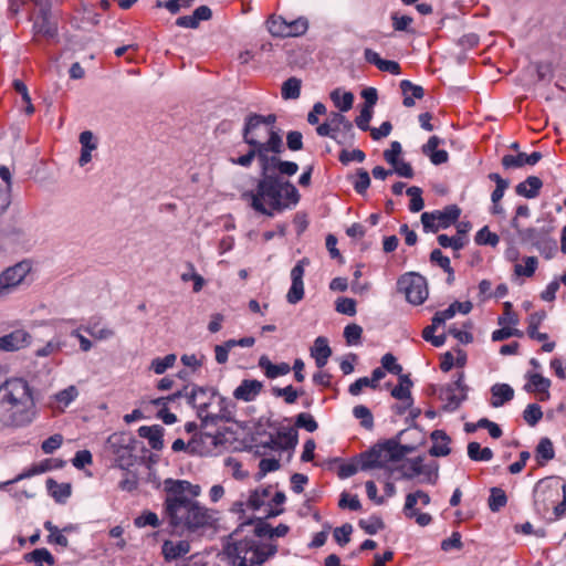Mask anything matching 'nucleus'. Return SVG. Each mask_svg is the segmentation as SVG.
Segmentation results:
<instances>
[{
    "label": "nucleus",
    "mask_w": 566,
    "mask_h": 566,
    "mask_svg": "<svg viewBox=\"0 0 566 566\" xmlns=\"http://www.w3.org/2000/svg\"><path fill=\"white\" fill-rule=\"evenodd\" d=\"M311 355L315 359L318 368H323L332 355V349L325 337L319 336L315 339L314 346L311 348Z\"/></svg>",
    "instance_id": "cd10ccee"
},
{
    "label": "nucleus",
    "mask_w": 566,
    "mask_h": 566,
    "mask_svg": "<svg viewBox=\"0 0 566 566\" xmlns=\"http://www.w3.org/2000/svg\"><path fill=\"white\" fill-rule=\"evenodd\" d=\"M353 415L356 419L360 420V426L367 430H371L374 428V417L371 411L364 405L355 406L353 409Z\"/></svg>",
    "instance_id": "79ce46f5"
},
{
    "label": "nucleus",
    "mask_w": 566,
    "mask_h": 566,
    "mask_svg": "<svg viewBox=\"0 0 566 566\" xmlns=\"http://www.w3.org/2000/svg\"><path fill=\"white\" fill-rule=\"evenodd\" d=\"M542 187L543 181L541 180V178L536 176H530L515 187V192L518 196L533 199L539 195V190Z\"/></svg>",
    "instance_id": "bb28decb"
},
{
    "label": "nucleus",
    "mask_w": 566,
    "mask_h": 566,
    "mask_svg": "<svg viewBox=\"0 0 566 566\" xmlns=\"http://www.w3.org/2000/svg\"><path fill=\"white\" fill-rule=\"evenodd\" d=\"M549 387L551 380L548 378H545L539 374H532L530 376V381L524 386V389L528 392L536 391L538 394H544V396L541 397V400L544 401L549 397Z\"/></svg>",
    "instance_id": "7c9ffc66"
},
{
    "label": "nucleus",
    "mask_w": 566,
    "mask_h": 566,
    "mask_svg": "<svg viewBox=\"0 0 566 566\" xmlns=\"http://www.w3.org/2000/svg\"><path fill=\"white\" fill-rule=\"evenodd\" d=\"M407 195L411 198L409 209L411 212H419L424 207L422 199V190L419 187L412 186L407 189Z\"/></svg>",
    "instance_id": "3c124183"
},
{
    "label": "nucleus",
    "mask_w": 566,
    "mask_h": 566,
    "mask_svg": "<svg viewBox=\"0 0 566 566\" xmlns=\"http://www.w3.org/2000/svg\"><path fill=\"white\" fill-rule=\"evenodd\" d=\"M30 271L31 264L28 261L19 262L4 270L0 274V295L6 294L18 286Z\"/></svg>",
    "instance_id": "4468645a"
},
{
    "label": "nucleus",
    "mask_w": 566,
    "mask_h": 566,
    "mask_svg": "<svg viewBox=\"0 0 566 566\" xmlns=\"http://www.w3.org/2000/svg\"><path fill=\"white\" fill-rule=\"evenodd\" d=\"M543 417V411L541 407L536 403L528 405L523 411V418L526 423L531 427H534L538 423V421Z\"/></svg>",
    "instance_id": "5fc2aeb1"
},
{
    "label": "nucleus",
    "mask_w": 566,
    "mask_h": 566,
    "mask_svg": "<svg viewBox=\"0 0 566 566\" xmlns=\"http://www.w3.org/2000/svg\"><path fill=\"white\" fill-rule=\"evenodd\" d=\"M301 80L296 77L287 78L282 85V97L284 99H296L301 94Z\"/></svg>",
    "instance_id": "ea45409f"
},
{
    "label": "nucleus",
    "mask_w": 566,
    "mask_h": 566,
    "mask_svg": "<svg viewBox=\"0 0 566 566\" xmlns=\"http://www.w3.org/2000/svg\"><path fill=\"white\" fill-rule=\"evenodd\" d=\"M164 492V520L175 532L195 533L214 524V511L196 500L201 492L198 484L186 480L166 479Z\"/></svg>",
    "instance_id": "f03ea898"
},
{
    "label": "nucleus",
    "mask_w": 566,
    "mask_h": 566,
    "mask_svg": "<svg viewBox=\"0 0 566 566\" xmlns=\"http://www.w3.org/2000/svg\"><path fill=\"white\" fill-rule=\"evenodd\" d=\"M562 479L558 476H547L539 480L533 490V504L536 514L548 518L551 509L557 504L560 495Z\"/></svg>",
    "instance_id": "0eeeda50"
},
{
    "label": "nucleus",
    "mask_w": 566,
    "mask_h": 566,
    "mask_svg": "<svg viewBox=\"0 0 566 566\" xmlns=\"http://www.w3.org/2000/svg\"><path fill=\"white\" fill-rule=\"evenodd\" d=\"M188 387H184L182 390L177 391L176 394H180V397H186L188 400V403L197 407L200 403L198 400L201 396H205L208 391V389H205L202 387H193L190 392L187 391Z\"/></svg>",
    "instance_id": "13d9d810"
},
{
    "label": "nucleus",
    "mask_w": 566,
    "mask_h": 566,
    "mask_svg": "<svg viewBox=\"0 0 566 566\" xmlns=\"http://www.w3.org/2000/svg\"><path fill=\"white\" fill-rule=\"evenodd\" d=\"M538 261L535 256H527L524 259V265L516 264L515 273L521 276H532L537 269Z\"/></svg>",
    "instance_id": "4d7b16f0"
},
{
    "label": "nucleus",
    "mask_w": 566,
    "mask_h": 566,
    "mask_svg": "<svg viewBox=\"0 0 566 566\" xmlns=\"http://www.w3.org/2000/svg\"><path fill=\"white\" fill-rule=\"evenodd\" d=\"M50 494L57 501L63 502L71 495V485L66 483H57L52 479L46 481Z\"/></svg>",
    "instance_id": "4c0bfd02"
},
{
    "label": "nucleus",
    "mask_w": 566,
    "mask_h": 566,
    "mask_svg": "<svg viewBox=\"0 0 566 566\" xmlns=\"http://www.w3.org/2000/svg\"><path fill=\"white\" fill-rule=\"evenodd\" d=\"M297 441V432L294 429H287L285 431L279 432L277 438L272 440V443L275 448L290 450L296 447Z\"/></svg>",
    "instance_id": "f704fd0d"
},
{
    "label": "nucleus",
    "mask_w": 566,
    "mask_h": 566,
    "mask_svg": "<svg viewBox=\"0 0 566 566\" xmlns=\"http://www.w3.org/2000/svg\"><path fill=\"white\" fill-rule=\"evenodd\" d=\"M359 527L364 530L367 534L374 535L377 532L385 528L384 521L376 515L369 516L368 518H363L358 523Z\"/></svg>",
    "instance_id": "c03bdc74"
},
{
    "label": "nucleus",
    "mask_w": 566,
    "mask_h": 566,
    "mask_svg": "<svg viewBox=\"0 0 566 566\" xmlns=\"http://www.w3.org/2000/svg\"><path fill=\"white\" fill-rule=\"evenodd\" d=\"M272 392L275 397H283L284 401L289 405L294 403L297 400V397L303 394V391L298 392L292 385H289L284 388L274 387Z\"/></svg>",
    "instance_id": "6e6d98bb"
},
{
    "label": "nucleus",
    "mask_w": 566,
    "mask_h": 566,
    "mask_svg": "<svg viewBox=\"0 0 566 566\" xmlns=\"http://www.w3.org/2000/svg\"><path fill=\"white\" fill-rule=\"evenodd\" d=\"M468 455L473 461H490L493 458V451L485 447L481 448L479 442L468 444Z\"/></svg>",
    "instance_id": "58836bf2"
},
{
    "label": "nucleus",
    "mask_w": 566,
    "mask_h": 566,
    "mask_svg": "<svg viewBox=\"0 0 566 566\" xmlns=\"http://www.w3.org/2000/svg\"><path fill=\"white\" fill-rule=\"evenodd\" d=\"M363 334V328L357 324H349L344 329V337L348 345H356L359 343Z\"/></svg>",
    "instance_id": "69168bd1"
},
{
    "label": "nucleus",
    "mask_w": 566,
    "mask_h": 566,
    "mask_svg": "<svg viewBox=\"0 0 566 566\" xmlns=\"http://www.w3.org/2000/svg\"><path fill=\"white\" fill-rule=\"evenodd\" d=\"M400 90L403 95L402 104L406 107H412L415 105V98L421 99L424 96L423 87L413 84L409 80H402L400 82Z\"/></svg>",
    "instance_id": "a878e982"
},
{
    "label": "nucleus",
    "mask_w": 566,
    "mask_h": 566,
    "mask_svg": "<svg viewBox=\"0 0 566 566\" xmlns=\"http://www.w3.org/2000/svg\"><path fill=\"white\" fill-rule=\"evenodd\" d=\"M138 434L148 440V443L154 450H161L164 447V428L159 424L142 426L138 429Z\"/></svg>",
    "instance_id": "393cba45"
},
{
    "label": "nucleus",
    "mask_w": 566,
    "mask_h": 566,
    "mask_svg": "<svg viewBox=\"0 0 566 566\" xmlns=\"http://www.w3.org/2000/svg\"><path fill=\"white\" fill-rule=\"evenodd\" d=\"M36 4L40 6V10L34 22L35 32L51 39L56 34L57 29L55 22L51 19L50 6L46 0H40Z\"/></svg>",
    "instance_id": "f3484780"
},
{
    "label": "nucleus",
    "mask_w": 566,
    "mask_h": 566,
    "mask_svg": "<svg viewBox=\"0 0 566 566\" xmlns=\"http://www.w3.org/2000/svg\"><path fill=\"white\" fill-rule=\"evenodd\" d=\"M310 264L308 259L304 258L300 260L296 265L291 270L292 284L286 294V301L290 304H296L304 297V283L303 276L305 266Z\"/></svg>",
    "instance_id": "2eb2a0df"
},
{
    "label": "nucleus",
    "mask_w": 566,
    "mask_h": 566,
    "mask_svg": "<svg viewBox=\"0 0 566 566\" xmlns=\"http://www.w3.org/2000/svg\"><path fill=\"white\" fill-rule=\"evenodd\" d=\"M277 155L268 154L263 178L258 179L254 190H247L241 195L253 210L268 217H274L275 212H281L300 200L296 187L284 179V176H294L298 165L282 160Z\"/></svg>",
    "instance_id": "f257e3e1"
},
{
    "label": "nucleus",
    "mask_w": 566,
    "mask_h": 566,
    "mask_svg": "<svg viewBox=\"0 0 566 566\" xmlns=\"http://www.w3.org/2000/svg\"><path fill=\"white\" fill-rule=\"evenodd\" d=\"M493 400L491 405L495 408L501 407L514 397V390L506 384H496L491 388Z\"/></svg>",
    "instance_id": "2f4dec72"
},
{
    "label": "nucleus",
    "mask_w": 566,
    "mask_h": 566,
    "mask_svg": "<svg viewBox=\"0 0 566 566\" xmlns=\"http://www.w3.org/2000/svg\"><path fill=\"white\" fill-rule=\"evenodd\" d=\"M328 118L336 134L342 133L345 140L354 138L353 124L344 115L333 112Z\"/></svg>",
    "instance_id": "c756f323"
},
{
    "label": "nucleus",
    "mask_w": 566,
    "mask_h": 566,
    "mask_svg": "<svg viewBox=\"0 0 566 566\" xmlns=\"http://www.w3.org/2000/svg\"><path fill=\"white\" fill-rule=\"evenodd\" d=\"M426 474L427 480L430 483H434L431 479V471L428 469L427 465L423 464V458L417 457L413 459H407L403 461V459L397 463L395 468V474L392 475L396 480L398 479H405V480H411L418 475Z\"/></svg>",
    "instance_id": "ddd939ff"
},
{
    "label": "nucleus",
    "mask_w": 566,
    "mask_h": 566,
    "mask_svg": "<svg viewBox=\"0 0 566 566\" xmlns=\"http://www.w3.org/2000/svg\"><path fill=\"white\" fill-rule=\"evenodd\" d=\"M430 438L432 440V446L429 453L432 457H446L451 452L449 447L451 439L443 430L432 431Z\"/></svg>",
    "instance_id": "b1692460"
},
{
    "label": "nucleus",
    "mask_w": 566,
    "mask_h": 566,
    "mask_svg": "<svg viewBox=\"0 0 566 566\" xmlns=\"http://www.w3.org/2000/svg\"><path fill=\"white\" fill-rule=\"evenodd\" d=\"M442 140L438 136H431L422 146V153L428 156L433 165H441L448 161L449 155L443 149H437Z\"/></svg>",
    "instance_id": "412c9836"
},
{
    "label": "nucleus",
    "mask_w": 566,
    "mask_h": 566,
    "mask_svg": "<svg viewBox=\"0 0 566 566\" xmlns=\"http://www.w3.org/2000/svg\"><path fill=\"white\" fill-rule=\"evenodd\" d=\"M461 210L458 206H447L443 210L423 212L421 223L424 232H438L453 224L460 217Z\"/></svg>",
    "instance_id": "9d476101"
},
{
    "label": "nucleus",
    "mask_w": 566,
    "mask_h": 566,
    "mask_svg": "<svg viewBox=\"0 0 566 566\" xmlns=\"http://www.w3.org/2000/svg\"><path fill=\"white\" fill-rule=\"evenodd\" d=\"M535 454L539 464H543L541 459L545 462L554 459L555 451L552 441L548 438H542L536 447Z\"/></svg>",
    "instance_id": "a19ab883"
},
{
    "label": "nucleus",
    "mask_w": 566,
    "mask_h": 566,
    "mask_svg": "<svg viewBox=\"0 0 566 566\" xmlns=\"http://www.w3.org/2000/svg\"><path fill=\"white\" fill-rule=\"evenodd\" d=\"M418 503H420L423 506L428 505L430 503L429 494L421 490H417L416 492L407 494L405 506H403L405 516L415 515L412 513V507H416V505Z\"/></svg>",
    "instance_id": "72a5a7b5"
},
{
    "label": "nucleus",
    "mask_w": 566,
    "mask_h": 566,
    "mask_svg": "<svg viewBox=\"0 0 566 566\" xmlns=\"http://www.w3.org/2000/svg\"><path fill=\"white\" fill-rule=\"evenodd\" d=\"M308 23L306 19L300 18L292 22H287L286 38L300 36L306 32Z\"/></svg>",
    "instance_id": "e2e57ef3"
},
{
    "label": "nucleus",
    "mask_w": 566,
    "mask_h": 566,
    "mask_svg": "<svg viewBox=\"0 0 566 566\" xmlns=\"http://www.w3.org/2000/svg\"><path fill=\"white\" fill-rule=\"evenodd\" d=\"M370 186V177L367 170L364 168L357 169L355 180L353 181V187L355 191L359 195H364L368 187Z\"/></svg>",
    "instance_id": "603ef678"
},
{
    "label": "nucleus",
    "mask_w": 566,
    "mask_h": 566,
    "mask_svg": "<svg viewBox=\"0 0 566 566\" xmlns=\"http://www.w3.org/2000/svg\"><path fill=\"white\" fill-rule=\"evenodd\" d=\"M546 314L545 312H535L532 313L528 317V326H527V335L532 339H536L539 342H545L548 338V335L546 333H539L537 329H539V325L544 321Z\"/></svg>",
    "instance_id": "473e14b6"
},
{
    "label": "nucleus",
    "mask_w": 566,
    "mask_h": 566,
    "mask_svg": "<svg viewBox=\"0 0 566 566\" xmlns=\"http://www.w3.org/2000/svg\"><path fill=\"white\" fill-rule=\"evenodd\" d=\"M263 389V384L256 379H244L234 389L233 397L238 400L252 401Z\"/></svg>",
    "instance_id": "6ab92c4d"
},
{
    "label": "nucleus",
    "mask_w": 566,
    "mask_h": 566,
    "mask_svg": "<svg viewBox=\"0 0 566 566\" xmlns=\"http://www.w3.org/2000/svg\"><path fill=\"white\" fill-rule=\"evenodd\" d=\"M250 149L247 154L237 158H231V163L244 168L251 167L254 159H258L260 166V178H263L265 163L268 161V154H281L284 150L283 138L276 134L271 135L270 140H265L264 145L249 146Z\"/></svg>",
    "instance_id": "6e6552de"
},
{
    "label": "nucleus",
    "mask_w": 566,
    "mask_h": 566,
    "mask_svg": "<svg viewBox=\"0 0 566 566\" xmlns=\"http://www.w3.org/2000/svg\"><path fill=\"white\" fill-rule=\"evenodd\" d=\"M381 366L382 368L394 375H397L398 377L402 374V366L397 363L396 357L387 353L381 357Z\"/></svg>",
    "instance_id": "052dcab7"
},
{
    "label": "nucleus",
    "mask_w": 566,
    "mask_h": 566,
    "mask_svg": "<svg viewBox=\"0 0 566 566\" xmlns=\"http://www.w3.org/2000/svg\"><path fill=\"white\" fill-rule=\"evenodd\" d=\"M542 159L539 151H534L531 155L518 153L517 155H504L502 157V166L505 169L521 168L525 165L534 166Z\"/></svg>",
    "instance_id": "a211bd4d"
},
{
    "label": "nucleus",
    "mask_w": 566,
    "mask_h": 566,
    "mask_svg": "<svg viewBox=\"0 0 566 566\" xmlns=\"http://www.w3.org/2000/svg\"><path fill=\"white\" fill-rule=\"evenodd\" d=\"M276 551V545L260 544L254 538L232 541L223 546V554L231 566H261Z\"/></svg>",
    "instance_id": "20e7f679"
},
{
    "label": "nucleus",
    "mask_w": 566,
    "mask_h": 566,
    "mask_svg": "<svg viewBox=\"0 0 566 566\" xmlns=\"http://www.w3.org/2000/svg\"><path fill=\"white\" fill-rule=\"evenodd\" d=\"M503 315L499 317L497 323L499 325H517L518 323V316L516 313L513 312V305L511 302H505L503 304Z\"/></svg>",
    "instance_id": "0e129e2a"
},
{
    "label": "nucleus",
    "mask_w": 566,
    "mask_h": 566,
    "mask_svg": "<svg viewBox=\"0 0 566 566\" xmlns=\"http://www.w3.org/2000/svg\"><path fill=\"white\" fill-rule=\"evenodd\" d=\"M512 227L516 230L518 238L521 241L531 243L538 249L542 248V245H546L549 243L547 235L548 230L544 228H527V229H521L517 222V219H513ZM552 248H556L555 242H551Z\"/></svg>",
    "instance_id": "dca6fc26"
},
{
    "label": "nucleus",
    "mask_w": 566,
    "mask_h": 566,
    "mask_svg": "<svg viewBox=\"0 0 566 566\" xmlns=\"http://www.w3.org/2000/svg\"><path fill=\"white\" fill-rule=\"evenodd\" d=\"M176 355L169 354L165 357H157L151 360L150 368L155 371L157 375L164 374L168 368L172 367L176 363Z\"/></svg>",
    "instance_id": "09e8293b"
},
{
    "label": "nucleus",
    "mask_w": 566,
    "mask_h": 566,
    "mask_svg": "<svg viewBox=\"0 0 566 566\" xmlns=\"http://www.w3.org/2000/svg\"><path fill=\"white\" fill-rule=\"evenodd\" d=\"M468 386L464 384V375L463 373L458 374V378L447 386L442 387L440 390V399L446 401L443 407L447 411L457 410L461 402L467 399Z\"/></svg>",
    "instance_id": "f8f14e48"
},
{
    "label": "nucleus",
    "mask_w": 566,
    "mask_h": 566,
    "mask_svg": "<svg viewBox=\"0 0 566 566\" xmlns=\"http://www.w3.org/2000/svg\"><path fill=\"white\" fill-rule=\"evenodd\" d=\"M507 497L505 492L500 488H492L489 497V507L492 512H499L506 505Z\"/></svg>",
    "instance_id": "49530a36"
},
{
    "label": "nucleus",
    "mask_w": 566,
    "mask_h": 566,
    "mask_svg": "<svg viewBox=\"0 0 566 566\" xmlns=\"http://www.w3.org/2000/svg\"><path fill=\"white\" fill-rule=\"evenodd\" d=\"M1 390L3 400L12 407H25L32 400L29 385L22 378L2 380Z\"/></svg>",
    "instance_id": "9b49d317"
},
{
    "label": "nucleus",
    "mask_w": 566,
    "mask_h": 566,
    "mask_svg": "<svg viewBox=\"0 0 566 566\" xmlns=\"http://www.w3.org/2000/svg\"><path fill=\"white\" fill-rule=\"evenodd\" d=\"M258 366L269 379L287 375L291 371V366L287 363L273 364L266 355L259 358Z\"/></svg>",
    "instance_id": "5701e85b"
},
{
    "label": "nucleus",
    "mask_w": 566,
    "mask_h": 566,
    "mask_svg": "<svg viewBox=\"0 0 566 566\" xmlns=\"http://www.w3.org/2000/svg\"><path fill=\"white\" fill-rule=\"evenodd\" d=\"M29 334L22 329H17L0 337V350L13 352L24 347L28 343Z\"/></svg>",
    "instance_id": "aec40b11"
},
{
    "label": "nucleus",
    "mask_w": 566,
    "mask_h": 566,
    "mask_svg": "<svg viewBox=\"0 0 566 566\" xmlns=\"http://www.w3.org/2000/svg\"><path fill=\"white\" fill-rule=\"evenodd\" d=\"M190 552V544L187 541L174 542L167 539L161 546V553L167 562L175 560Z\"/></svg>",
    "instance_id": "4be33fe9"
},
{
    "label": "nucleus",
    "mask_w": 566,
    "mask_h": 566,
    "mask_svg": "<svg viewBox=\"0 0 566 566\" xmlns=\"http://www.w3.org/2000/svg\"><path fill=\"white\" fill-rule=\"evenodd\" d=\"M210 400L200 401L198 405V417L202 426L217 424L219 421L231 422L234 419V403L220 396L214 390H210Z\"/></svg>",
    "instance_id": "423d86ee"
},
{
    "label": "nucleus",
    "mask_w": 566,
    "mask_h": 566,
    "mask_svg": "<svg viewBox=\"0 0 566 566\" xmlns=\"http://www.w3.org/2000/svg\"><path fill=\"white\" fill-rule=\"evenodd\" d=\"M271 495V488L255 490L249 497L248 504L253 510H259L265 504L266 499Z\"/></svg>",
    "instance_id": "864d4df0"
},
{
    "label": "nucleus",
    "mask_w": 566,
    "mask_h": 566,
    "mask_svg": "<svg viewBox=\"0 0 566 566\" xmlns=\"http://www.w3.org/2000/svg\"><path fill=\"white\" fill-rule=\"evenodd\" d=\"M489 178L496 184V187L491 195V200L493 203H499L503 198L505 190L509 188V181L503 179L496 172L490 174Z\"/></svg>",
    "instance_id": "37998d69"
},
{
    "label": "nucleus",
    "mask_w": 566,
    "mask_h": 566,
    "mask_svg": "<svg viewBox=\"0 0 566 566\" xmlns=\"http://www.w3.org/2000/svg\"><path fill=\"white\" fill-rule=\"evenodd\" d=\"M295 426L297 428H303L308 432H314L318 428V424L314 417L307 412H301L296 416Z\"/></svg>",
    "instance_id": "bf43d9fd"
},
{
    "label": "nucleus",
    "mask_w": 566,
    "mask_h": 566,
    "mask_svg": "<svg viewBox=\"0 0 566 566\" xmlns=\"http://www.w3.org/2000/svg\"><path fill=\"white\" fill-rule=\"evenodd\" d=\"M413 382L409 375H400L398 377V385L391 390V396L399 401L413 403V398L410 391Z\"/></svg>",
    "instance_id": "c85d7f7f"
},
{
    "label": "nucleus",
    "mask_w": 566,
    "mask_h": 566,
    "mask_svg": "<svg viewBox=\"0 0 566 566\" xmlns=\"http://www.w3.org/2000/svg\"><path fill=\"white\" fill-rule=\"evenodd\" d=\"M276 115H261L256 113H250L244 119V126L242 129V139L249 146H259L264 145V142L261 140L264 135L268 136L266 140L271 139V135L274 133L279 137L281 136V130L275 126Z\"/></svg>",
    "instance_id": "39448f33"
},
{
    "label": "nucleus",
    "mask_w": 566,
    "mask_h": 566,
    "mask_svg": "<svg viewBox=\"0 0 566 566\" xmlns=\"http://www.w3.org/2000/svg\"><path fill=\"white\" fill-rule=\"evenodd\" d=\"M134 524L136 527H146L151 526L154 528L159 527L161 521L158 515L151 511H144L139 516L134 520Z\"/></svg>",
    "instance_id": "de8ad7c7"
},
{
    "label": "nucleus",
    "mask_w": 566,
    "mask_h": 566,
    "mask_svg": "<svg viewBox=\"0 0 566 566\" xmlns=\"http://www.w3.org/2000/svg\"><path fill=\"white\" fill-rule=\"evenodd\" d=\"M405 430L399 431L395 437L379 441L368 451L360 454V470L384 469L390 476L395 474V468L407 454L415 452L416 448L409 444H401Z\"/></svg>",
    "instance_id": "7ed1b4c3"
},
{
    "label": "nucleus",
    "mask_w": 566,
    "mask_h": 566,
    "mask_svg": "<svg viewBox=\"0 0 566 566\" xmlns=\"http://www.w3.org/2000/svg\"><path fill=\"white\" fill-rule=\"evenodd\" d=\"M475 242L480 245L495 247L499 243V237L484 227L476 233Z\"/></svg>",
    "instance_id": "680f3d73"
},
{
    "label": "nucleus",
    "mask_w": 566,
    "mask_h": 566,
    "mask_svg": "<svg viewBox=\"0 0 566 566\" xmlns=\"http://www.w3.org/2000/svg\"><path fill=\"white\" fill-rule=\"evenodd\" d=\"M365 157V153L360 149L342 150L339 154V161L343 165H348L350 161L363 163Z\"/></svg>",
    "instance_id": "774afa93"
},
{
    "label": "nucleus",
    "mask_w": 566,
    "mask_h": 566,
    "mask_svg": "<svg viewBox=\"0 0 566 566\" xmlns=\"http://www.w3.org/2000/svg\"><path fill=\"white\" fill-rule=\"evenodd\" d=\"M331 99L340 112H347L353 107L354 95L350 92L340 94V90L337 88L331 93Z\"/></svg>",
    "instance_id": "e433bc0d"
},
{
    "label": "nucleus",
    "mask_w": 566,
    "mask_h": 566,
    "mask_svg": "<svg viewBox=\"0 0 566 566\" xmlns=\"http://www.w3.org/2000/svg\"><path fill=\"white\" fill-rule=\"evenodd\" d=\"M27 563H33L35 566H43L46 563L49 566L54 565L55 559L53 555L46 548H36L24 555Z\"/></svg>",
    "instance_id": "c9c22d12"
},
{
    "label": "nucleus",
    "mask_w": 566,
    "mask_h": 566,
    "mask_svg": "<svg viewBox=\"0 0 566 566\" xmlns=\"http://www.w3.org/2000/svg\"><path fill=\"white\" fill-rule=\"evenodd\" d=\"M430 261L437 263L448 274H452V268L450 265V259L442 254L440 249H434L430 253Z\"/></svg>",
    "instance_id": "338daca9"
},
{
    "label": "nucleus",
    "mask_w": 566,
    "mask_h": 566,
    "mask_svg": "<svg viewBox=\"0 0 566 566\" xmlns=\"http://www.w3.org/2000/svg\"><path fill=\"white\" fill-rule=\"evenodd\" d=\"M78 396V390L75 386H69L67 388L60 390L55 394L54 399L59 403L60 407H67L76 397Z\"/></svg>",
    "instance_id": "8fccbe9b"
},
{
    "label": "nucleus",
    "mask_w": 566,
    "mask_h": 566,
    "mask_svg": "<svg viewBox=\"0 0 566 566\" xmlns=\"http://www.w3.org/2000/svg\"><path fill=\"white\" fill-rule=\"evenodd\" d=\"M266 25L273 36L286 38L287 22L282 17H271Z\"/></svg>",
    "instance_id": "a18cd8bd"
},
{
    "label": "nucleus",
    "mask_w": 566,
    "mask_h": 566,
    "mask_svg": "<svg viewBox=\"0 0 566 566\" xmlns=\"http://www.w3.org/2000/svg\"><path fill=\"white\" fill-rule=\"evenodd\" d=\"M397 289L406 295L409 303L422 304L428 297L427 283L423 276L416 273L401 275L397 282Z\"/></svg>",
    "instance_id": "1a4fd4ad"
}]
</instances>
